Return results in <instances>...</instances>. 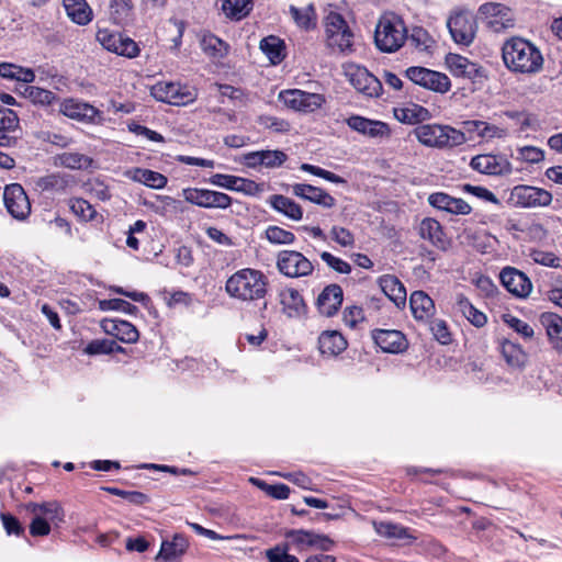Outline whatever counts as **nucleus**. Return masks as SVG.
Listing matches in <instances>:
<instances>
[{
    "label": "nucleus",
    "instance_id": "50",
    "mask_svg": "<svg viewBox=\"0 0 562 562\" xmlns=\"http://www.w3.org/2000/svg\"><path fill=\"white\" fill-rule=\"evenodd\" d=\"M353 34L349 26L335 35H329L327 40L328 46L337 48L341 53L351 50Z\"/></svg>",
    "mask_w": 562,
    "mask_h": 562
},
{
    "label": "nucleus",
    "instance_id": "57",
    "mask_svg": "<svg viewBox=\"0 0 562 562\" xmlns=\"http://www.w3.org/2000/svg\"><path fill=\"white\" fill-rule=\"evenodd\" d=\"M70 210L81 220L91 221L97 212L93 206L83 199H74L70 201Z\"/></svg>",
    "mask_w": 562,
    "mask_h": 562
},
{
    "label": "nucleus",
    "instance_id": "36",
    "mask_svg": "<svg viewBox=\"0 0 562 562\" xmlns=\"http://www.w3.org/2000/svg\"><path fill=\"white\" fill-rule=\"evenodd\" d=\"M68 18L78 25H86L92 20V10L86 0H63Z\"/></svg>",
    "mask_w": 562,
    "mask_h": 562
},
{
    "label": "nucleus",
    "instance_id": "60",
    "mask_svg": "<svg viewBox=\"0 0 562 562\" xmlns=\"http://www.w3.org/2000/svg\"><path fill=\"white\" fill-rule=\"evenodd\" d=\"M325 27L328 40L329 35H335L336 33L341 32L342 30L348 27V25L339 13L329 12V14L325 19Z\"/></svg>",
    "mask_w": 562,
    "mask_h": 562
},
{
    "label": "nucleus",
    "instance_id": "27",
    "mask_svg": "<svg viewBox=\"0 0 562 562\" xmlns=\"http://www.w3.org/2000/svg\"><path fill=\"white\" fill-rule=\"evenodd\" d=\"M347 124L353 131L370 137L389 136L390 128L386 123L381 121H372L359 115H352L347 120Z\"/></svg>",
    "mask_w": 562,
    "mask_h": 562
},
{
    "label": "nucleus",
    "instance_id": "43",
    "mask_svg": "<svg viewBox=\"0 0 562 562\" xmlns=\"http://www.w3.org/2000/svg\"><path fill=\"white\" fill-rule=\"evenodd\" d=\"M457 305L463 316L475 327H483L486 324V315L475 308L467 297H460L457 302Z\"/></svg>",
    "mask_w": 562,
    "mask_h": 562
},
{
    "label": "nucleus",
    "instance_id": "61",
    "mask_svg": "<svg viewBox=\"0 0 562 562\" xmlns=\"http://www.w3.org/2000/svg\"><path fill=\"white\" fill-rule=\"evenodd\" d=\"M321 258L328 267L338 273L348 274L351 272V266L347 261L335 257L328 251H323Z\"/></svg>",
    "mask_w": 562,
    "mask_h": 562
},
{
    "label": "nucleus",
    "instance_id": "51",
    "mask_svg": "<svg viewBox=\"0 0 562 562\" xmlns=\"http://www.w3.org/2000/svg\"><path fill=\"white\" fill-rule=\"evenodd\" d=\"M121 350V347L115 340L102 339L92 340L85 348V352L88 355H109Z\"/></svg>",
    "mask_w": 562,
    "mask_h": 562
},
{
    "label": "nucleus",
    "instance_id": "5",
    "mask_svg": "<svg viewBox=\"0 0 562 562\" xmlns=\"http://www.w3.org/2000/svg\"><path fill=\"white\" fill-rule=\"evenodd\" d=\"M477 18L492 32L501 33L515 26L513 10L498 2H485L479 7Z\"/></svg>",
    "mask_w": 562,
    "mask_h": 562
},
{
    "label": "nucleus",
    "instance_id": "33",
    "mask_svg": "<svg viewBox=\"0 0 562 562\" xmlns=\"http://www.w3.org/2000/svg\"><path fill=\"white\" fill-rule=\"evenodd\" d=\"M36 186L43 191L65 193L69 188L75 186V178L66 173H52L38 178Z\"/></svg>",
    "mask_w": 562,
    "mask_h": 562
},
{
    "label": "nucleus",
    "instance_id": "35",
    "mask_svg": "<svg viewBox=\"0 0 562 562\" xmlns=\"http://www.w3.org/2000/svg\"><path fill=\"white\" fill-rule=\"evenodd\" d=\"M126 176L153 189H162L167 184V178L164 175L149 169L132 168L126 171Z\"/></svg>",
    "mask_w": 562,
    "mask_h": 562
},
{
    "label": "nucleus",
    "instance_id": "13",
    "mask_svg": "<svg viewBox=\"0 0 562 562\" xmlns=\"http://www.w3.org/2000/svg\"><path fill=\"white\" fill-rule=\"evenodd\" d=\"M503 286L516 297L525 299L532 291L530 279L522 271L514 267H505L499 272Z\"/></svg>",
    "mask_w": 562,
    "mask_h": 562
},
{
    "label": "nucleus",
    "instance_id": "46",
    "mask_svg": "<svg viewBox=\"0 0 562 562\" xmlns=\"http://www.w3.org/2000/svg\"><path fill=\"white\" fill-rule=\"evenodd\" d=\"M260 49L272 64H278L283 59V42L277 36L271 35L261 40Z\"/></svg>",
    "mask_w": 562,
    "mask_h": 562
},
{
    "label": "nucleus",
    "instance_id": "26",
    "mask_svg": "<svg viewBox=\"0 0 562 562\" xmlns=\"http://www.w3.org/2000/svg\"><path fill=\"white\" fill-rule=\"evenodd\" d=\"M279 301L283 313L290 318H296L305 313L306 305L301 293L293 288H285L279 292Z\"/></svg>",
    "mask_w": 562,
    "mask_h": 562
},
{
    "label": "nucleus",
    "instance_id": "25",
    "mask_svg": "<svg viewBox=\"0 0 562 562\" xmlns=\"http://www.w3.org/2000/svg\"><path fill=\"white\" fill-rule=\"evenodd\" d=\"M373 339L384 352L398 353L406 348V339L398 330L375 329Z\"/></svg>",
    "mask_w": 562,
    "mask_h": 562
},
{
    "label": "nucleus",
    "instance_id": "10",
    "mask_svg": "<svg viewBox=\"0 0 562 562\" xmlns=\"http://www.w3.org/2000/svg\"><path fill=\"white\" fill-rule=\"evenodd\" d=\"M447 27L457 44L468 46L475 37V21L468 11H459L450 15L447 21Z\"/></svg>",
    "mask_w": 562,
    "mask_h": 562
},
{
    "label": "nucleus",
    "instance_id": "32",
    "mask_svg": "<svg viewBox=\"0 0 562 562\" xmlns=\"http://www.w3.org/2000/svg\"><path fill=\"white\" fill-rule=\"evenodd\" d=\"M347 348V341L344 336L336 331H324L318 337V349L322 355L335 357Z\"/></svg>",
    "mask_w": 562,
    "mask_h": 562
},
{
    "label": "nucleus",
    "instance_id": "24",
    "mask_svg": "<svg viewBox=\"0 0 562 562\" xmlns=\"http://www.w3.org/2000/svg\"><path fill=\"white\" fill-rule=\"evenodd\" d=\"M188 540L182 535H175L171 541L164 540L160 550L155 557L157 562H180L188 549Z\"/></svg>",
    "mask_w": 562,
    "mask_h": 562
},
{
    "label": "nucleus",
    "instance_id": "23",
    "mask_svg": "<svg viewBox=\"0 0 562 562\" xmlns=\"http://www.w3.org/2000/svg\"><path fill=\"white\" fill-rule=\"evenodd\" d=\"M292 193L303 200H307L319 206L330 209L335 206L336 200L325 190L307 183H295L292 186Z\"/></svg>",
    "mask_w": 562,
    "mask_h": 562
},
{
    "label": "nucleus",
    "instance_id": "30",
    "mask_svg": "<svg viewBox=\"0 0 562 562\" xmlns=\"http://www.w3.org/2000/svg\"><path fill=\"white\" fill-rule=\"evenodd\" d=\"M103 327L108 334L126 344L136 342L139 336L136 327L123 319L106 321Z\"/></svg>",
    "mask_w": 562,
    "mask_h": 562
},
{
    "label": "nucleus",
    "instance_id": "42",
    "mask_svg": "<svg viewBox=\"0 0 562 562\" xmlns=\"http://www.w3.org/2000/svg\"><path fill=\"white\" fill-rule=\"evenodd\" d=\"M58 164L68 169L81 170L91 167L93 160L91 157L80 153H63L57 157Z\"/></svg>",
    "mask_w": 562,
    "mask_h": 562
},
{
    "label": "nucleus",
    "instance_id": "63",
    "mask_svg": "<svg viewBox=\"0 0 562 562\" xmlns=\"http://www.w3.org/2000/svg\"><path fill=\"white\" fill-rule=\"evenodd\" d=\"M429 326L434 337L440 344L447 345L451 341V335L445 321L434 319L430 322Z\"/></svg>",
    "mask_w": 562,
    "mask_h": 562
},
{
    "label": "nucleus",
    "instance_id": "37",
    "mask_svg": "<svg viewBox=\"0 0 562 562\" xmlns=\"http://www.w3.org/2000/svg\"><path fill=\"white\" fill-rule=\"evenodd\" d=\"M541 323L553 347L562 352V317L555 313H544L541 315Z\"/></svg>",
    "mask_w": 562,
    "mask_h": 562
},
{
    "label": "nucleus",
    "instance_id": "28",
    "mask_svg": "<svg viewBox=\"0 0 562 562\" xmlns=\"http://www.w3.org/2000/svg\"><path fill=\"white\" fill-rule=\"evenodd\" d=\"M419 236L428 240L432 246L438 249L445 250L448 246V240L441 224L431 217L424 218L418 228Z\"/></svg>",
    "mask_w": 562,
    "mask_h": 562
},
{
    "label": "nucleus",
    "instance_id": "52",
    "mask_svg": "<svg viewBox=\"0 0 562 562\" xmlns=\"http://www.w3.org/2000/svg\"><path fill=\"white\" fill-rule=\"evenodd\" d=\"M503 321L512 329H514L517 334H519L522 338L531 339L533 337L535 331H533L532 327L525 321H522L512 314H504Z\"/></svg>",
    "mask_w": 562,
    "mask_h": 562
},
{
    "label": "nucleus",
    "instance_id": "59",
    "mask_svg": "<svg viewBox=\"0 0 562 562\" xmlns=\"http://www.w3.org/2000/svg\"><path fill=\"white\" fill-rule=\"evenodd\" d=\"M268 562H300L295 555L288 553V546H276L266 551Z\"/></svg>",
    "mask_w": 562,
    "mask_h": 562
},
{
    "label": "nucleus",
    "instance_id": "62",
    "mask_svg": "<svg viewBox=\"0 0 562 562\" xmlns=\"http://www.w3.org/2000/svg\"><path fill=\"white\" fill-rule=\"evenodd\" d=\"M530 258L533 260V262L544 267L558 268L560 267L561 262V259L557 257L553 252L542 250L531 251Z\"/></svg>",
    "mask_w": 562,
    "mask_h": 562
},
{
    "label": "nucleus",
    "instance_id": "14",
    "mask_svg": "<svg viewBox=\"0 0 562 562\" xmlns=\"http://www.w3.org/2000/svg\"><path fill=\"white\" fill-rule=\"evenodd\" d=\"M350 83L356 90L370 98H376L382 92L381 81L366 68L359 66L349 67L346 71Z\"/></svg>",
    "mask_w": 562,
    "mask_h": 562
},
{
    "label": "nucleus",
    "instance_id": "55",
    "mask_svg": "<svg viewBox=\"0 0 562 562\" xmlns=\"http://www.w3.org/2000/svg\"><path fill=\"white\" fill-rule=\"evenodd\" d=\"M100 308L102 311H119L125 314H135L138 311L137 306L122 299L100 301Z\"/></svg>",
    "mask_w": 562,
    "mask_h": 562
},
{
    "label": "nucleus",
    "instance_id": "44",
    "mask_svg": "<svg viewBox=\"0 0 562 562\" xmlns=\"http://www.w3.org/2000/svg\"><path fill=\"white\" fill-rule=\"evenodd\" d=\"M222 10L227 18L233 20H240L246 16L251 10L250 0H224Z\"/></svg>",
    "mask_w": 562,
    "mask_h": 562
},
{
    "label": "nucleus",
    "instance_id": "21",
    "mask_svg": "<svg viewBox=\"0 0 562 562\" xmlns=\"http://www.w3.org/2000/svg\"><path fill=\"white\" fill-rule=\"evenodd\" d=\"M428 203L439 211H445L456 215H468L472 207L468 202L460 198H453L445 192H435L428 196Z\"/></svg>",
    "mask_w": 562,
    "mask_h": 562
},
{
    "label": "nucleus",
    "instance_id": "7",
    "mask_svg": "<svg viewBox=\"0 0 562 562\" xmlns=\"http://www.w3.org/2000/svg\"><path fill=\"white\" fill-rule=\"evenodd\" d=\"M405 76L415 85L437 93L443 94L451 88V81L446 74L425 67H408L405 70Z\"/></svg>",
    "mask_w": 562,
    "mask_h": 562
},
{
    "label": "nucleus",
    "instance_id": "22",
    "mask_svg": "<svg viewBox=\"0 0 562 562\" xmlns=\"http://www.w3.org/2000/svg\"><path fill=\"white\" fill-rule=\"evenodd\" d=\"M19 116L10 109H0V146H14L20 138Z\"/></svg>",
    "mask_w": 562,
    "mask_h": 562
},
{
    "label": "nucleus",
    "instance_id": "2",
    "mask_svg": "<svg viewBox=\"0 0 562 562\" xmlns=\"http://www.w3.org/2000/svg\"><path fill=\"white\" fill-rule=\"evenodd\" d=\"M267 286L268 279L260 270L244 268L227 279L225 290L231 297L250 302L265 297Z\"/></svg>",
    "mask_w": 562,
    "mask_h": 562
},
{
    "label": "nucleus",
    "instance_id": "12",
    "mask_svg": "<svg viewBox=\"0 0 562 562\" xmlns=\"http://www.w3.org/2000/svg\"><path fill=\"white\" fill-rule=\"evenodd\" d=\"M3 201L7 211L19 221H24L31 213L30 200L19 183H11L4 188Z\"/></svg>",
    "mask_w": 562,
    "mask_h": 562
},
{
    "label": "nucleus",
    "instance_id": "56",
    "mask_svg": "<svg viewBox=\"0 0 562 562\" xmlns=\"http://www.w3.org/2000/svg\"><path fill=\"white\" fill-rule=\"evenodd\" d=\"M104 491H106L110 494L120 496L124 499H126L128 503L135 504V505H143L148 502V496L144 493L137 492V491H124L120 490L117 487H103Z\"/></svg>",
    "mask_w": 562,
    "mask_h": 562
},
{
    "label": "nucleus",
    "instance_id": "17",
    "mask_svg": "<svg viewBox=\"0 0 562 562\" xmlns=\"http://www.w3.org/2000/svg\"><path fill=\"white\" fill-rule=\"evenodd\" d=\"M446 65L456 77L467 78L473 82H481L485 78L483 68L464 56L448 54Z\"/></svg>",
    "mask_w": 562,
    "mask_h": 562
},
{
    "label": "nucleus",
    "instance_id": "29",
    "mask_svg": "<svg viewBox=\"0 0 562 562\" xmlns=\"http://www.w3.org/2000/svg\"><path fill=\"white\" fill-rule=\"evenodd\" d=\"M409 306L417 321H428L435 313L434 301L424 291H414L411 294Z\"/></svg>",
    "mask_w": 562,
    "mask_h": 562
},
{
    "label": "nucleus",
    "instance_id": "9",
    "mask_svg": "<svg viewBox=\"0 0 562 562\" xmlns=\"http://www.w3.org/2000/svg\"><path fill=\"white\" fill-rule=\"evenodd\" d=\"M277 268L288 278H301L312 274L313 263L300 251L281 250L277 256Z\"/></svg>",
    "mask_w": 562,
    "mask_h": 562
},
{
    "label": "nucleus",
    "instance_id": "64",
    "mask_svg": "<svg viewBox=\"0 0 562 562\" xmlns=\"http://www.w3.org/2000/svg\"><path fill=\"white\" fill-rule=\"evenodd\" d=\"M408 38L422 50L428 49L434 43L431 36L423 27H414Z\"/></svg>",
    "mask_w": 562,
    "mask_h": 562
},
{
    "label": "nucleus",
    "instance_id": "53",
    "mask_svg": "<svg viewBox=\"0 0 562 562\" xmlns=\"http://www.w3.org/2000/svg\"><path fill=\"white\" fill-rule=\"evenodd\" d=\"M251 482L263 490L269 496L276 499H286L290 495V487L285 484H268L258 479H251Z\"/></svg>",
    "mask_w": 562,
    "mask_h": 562
},
{
    "label": "nucleus",
    "instance_id": "38",
    "mask_svg": "<svg viewBox=\"0 0 562 562\" xmlns=\"http://www.w3.org/2000/svg\"><path fill=\"white\" fill-rule=\"evenodd\" d=\"M501 352L506 363L513 368H522L527 361V355L519 344L509 339H503L499 344Z\"/></svg>",
    "mask_w": 562,
    "mask_h": 562
},
{
    "label": "nucleus",
    "instance_id": "4",
    "mask_svg": "<svg viewBox=\"0 0 562 562\" xmlns=\"http://www.w3.org/2000/svg\"><path fill=\"white\" fill-rule=\"evenodd\" d=\"M414 134L423 145L440 149L457 147L468 140L461 130L441 124H422L414 130Z\"/></svg>",
    "mask_w": 562,
    "mask_h": 562
},
{
    "label": "nucleus",
    "instance_id": "58",
    "mask_svg": "<svg viewBox=\"0 0 562 562\" xmlns=\"http://www.w3.org/2000/svg\"><path fill=\"white\" fill-rule=\"evenodd\" d=\"M285 538L297 547L299 550L311 548L312 531L304 529H291L285 532Z\"/></svg>",
    "mask_w": 562,
    "mask_h": 562
},
{
    "label": "nucleus",
    "instance_id": "49",
    "mask_svg": "<svg viewBox=\"0 0 562 562\" xmlns=\"http://www.w3.org/2000/svg\"><path fill=\"white\" fill-rule=\"evenodd\" d=\"M266 237L271 244L274 245H291L295 240V236L292 232L276 225H270L267 227Z\"/></svg>",
    "mask_w": 562,
    "mask_h": 562
},
{
    "label": "nucleus",
    "instance_id": "11",
    "mask_svg": "<svg viewBox=\"0 0 562 562\" xmlns=\"http://www.w3.org/2000/svg\"><path fill=\"white\" fill-rule=\"evenodd\" d=\"M183 199L194 205L205 209H227L232 198L223 192L207 189L187 188L182 190Z\"/></svg>",
    "mask_w": 562,
    "mask_h": 562
},
{
    "label": "nucleus",
    "instance_id": "54",
    "mask_svg": "<svg viewBox=\"0 0 562 562\" xmlns=\"http://www.w3.org/2000/svg\"><path fill=\"white\" fill-rule=\"evenodd\" d=\"M40 516L58 525L64 520V510L57 502H45L41 504Z\"/></svg>",
    "mask_w": 562,
    "mask_h": 562
},
{
    "label": "nucleus",
    "instance_id": "18",
    "mask_svg": "<svg viewBox=\"0 0 562 562\" xmlns=\"http://www.w3.org/2000/svg\"><path fill=\"white\" fill-rule=\"evenodd\" d=\"M59 112L65 116L85 123H95L101 119V112L93 105L77 99H65L59 105Z\"/></svg>",
    "mask_w": 562,
    "mask_h": 562
},
{
    "label": "nucleus",
    "instance_id": "31",
    "mask_svg": "<svg viewBox=\"0 0 562 562\" xmlns=\"http://www.w3.org/2000/svg\"><path fill=\"white\" fill-rule=\"evenodd\" d=\"M379 284L383 293L397 306L406 303V290L403 283L392 274H384L379 278Z\"/></svg>",
    "mask_w": 562,
    "mask_h": 562
},
{
    "label": "nucleus",
    "instance_id": "19",
    "mask_svg": "<svg viewBox=\"0 0 562 562\" xmlns=\"http://www.w3.org/2000/svg\"><path fill=\"white\" fill-rule=\"evenodd\" d=\"M210 182L214 186L243 192L248 195H257L262 190L260 186L252 180L231 175L215 173L210 178Z\"/></svg>",
    "mask_w": 562,
    "mask_h": 562
},
{
    "label": "nucleus",
    "instance_id": "15",
    "mask_svg": "<svg viewBox=\"0 0 562 562\" xmlns=\"http://www.w3.org/2000/svg\"><path fill=\"white\" fill-rule=\"evenodd\" d=\"M97 37L105 49L117 55L134 58L139 53L137 44L132 38L120 33L113 34L106 31H99Z\"/></svg>",
    "mask_w": 562,
    "mask_h": 562
},
{
    "label": "nucleus",
    "instance_id": "39",
    "mask_svg": "<svg viewBox=\"0 0 562 562\" xmlns=\"http://www.w3.org/2000/svg\"><path fill=\"white\" fill-rule=\"evenodd\" d=\"M270 205L293 221H300L303 217L302 207L295 201L282 194L272 195L270 198Z\"/></svg>",
    "mask_w": 562,
    "mask_h": 562
},
{
    "label": "nucleus",
    "instance_id": "6",
    "mask_svg": "<svg viewBox=\"0 0 562 562\" xmlns=\"http://www.w3.org/2000/svg\"><path fill=\"white\" fill-rule=\"evenodd\" d=\"M151 95L158 101L183 106L196 100L198 90L180 82L161 81L151 87Z\"/></svg>",
    "mask_w": 562,
    "mask_h": 562
},
{
    "label": "nucleus",
    "instance_id": "45",
    "mask_svg": "<svg viewBox=\"0 0 562 562\" xmlns=\"http://www.w3.org/2000/svg\"><path fill=\"white\" fill-rule=\"evenodd\" d=\"M374 527L380 536L389 539H415V537L409 535V529L401 525L382 521L374 524Z\"/></svg>",
    "mask_w": 562,
    "mask_h": 562
},
{
    "label": "nucleus",
    "instance_id": "8",
    "mask_svg": "<svg viewBox=\"0 0 562 562\" xmlns=\"http://www.w3.org/2000/svg\"><path fill=\"white\" fill-rule=\"evenodd\" d=\"M552 202V194L541 188L519 184L512 189L508 203L515 207L532 209L548 206Z\"/></svg>",
    "mask_w": 562,
    "mask_h": 562
},
{
    "label": "nucleus",
    "instance_id": "3",
    "mask_svg": "<svg viewBox=\"0 0 562 562\" xmlns=\"http://www.w3.org/2000/svg\"><path fill=\"white\" fill-rule=\"evenodd\" d=\"M407 40V30L403 20L394 13L383 14L375 26L374 43L383 53L398 50Z\"/></svg>",
    "mask_w": 562,
    "mask_h": 562
},
{
    "label": "nucleus",
    "instance_id": "41",
    "mask_svg": "<svg viewBox=\"0 0 562 562\" xmlns=\"http://www.w3.org/2000/svg\"><path fill=\"white\" fill-rule=\"evenodd\" d=\"M289 12L300 29L308 31L316 26V12L313 4H308L304 9L290 5Z\"/></svg>",
    "mask_w": 562,
    "mask_h": 562
},
{
    "label": "nucleus",
    "instance_id": "40",
    "mask_svg": "<svg viewBox=\"0 0 562 562\" xmlns=\"http://www.w3.org/2000/svg\"><path fill=\"white\" fill-rule=\"evenodd\" d=\"M395 116L403 123L416 124L428 120L430 112L422 105L411 103L405 108L396 109Z\"/></svg>",
    "mask_w": 562,
    "mask_h": 562
},
{
    "label": "nucleus",
    "instance_id": "16",
    "mask_svg": "<svg viewBox=\"0 0 562 562\" xmlns=\"http://www.w3.org/2000/svg\"><path fill=\"white\" fill-rule=\"evenodd\" d=\"M470 166L475 171L491 176L509 175L513 170L512 164L502 155H477L471 159Z\"/></svg>",
    "mask_w": 562,
    "mask_h": 562
},
{
    "label": "nucleus",
    "instance_id": "48",
    "mask_svg": "<svg viewBox=\"0 0 562 562\" xmlns=\"http://www.w3.org/2000/svg\"><path fill=\"white\" fill-rule=\"evenodd\" d=\"M201 44L203 50L214 57H223L228 50V45L213 34L203 36Z\"/></svg>",
    "mask_w": 562,
    "mask_h": 562
},
{
    "label": "nucleus",
    "instance_id": "1",
    "mask_svg": "<svg viewBox=\"0 0 562 562\" xmlns=\"http://www.w3.org/2000/svg\"><path fill=\"white\" fill-rule=\"evenodd\" d=\"M505 66L514 72L537 74L542 69L543 57L539 48L521 37H512L502 48Z\"/></svg>",
    "mask_w": 562,
    "mask_h": 562
},
{
    "label": "nucleus",
    "instance_id": "47",
    "mask_svg": "<svg viewBox=\"0 0 562 562\" xmlns=\"http://www.w3.org/2000/svg\"><path fill=\"white\" fill-rule=\"evenodd\" d=\"M23 95L40 105H50L56 100L54 92L35 86L24 87Z\"/></svg>",
    "mask_w": 562,
    "mask_h": 562
},
{
    "label": "nucleus",
    "instance_id": "34",
    "mask_svg": "<svg viewBox=\"0 0 562 562\" xmlns=\"http://www.w3.org/2000/svg\"><path fill=\"white\" fill-rule=\"evenodd\" d=\"M109 16L116 25H128L133 21L134 16V5L132 0H111L109 5Z\"/></svg>",
    "mask_w": 562,
    "mask_h": 562
},
{
    "label": "nucleus",
    "instance_id": "20",
    "mask_svg": "<svg viewBox=\"0 0 562 562\" xmlns=\"http://www.w3.org/2000/svg\"><path fill=\"white\" fill-rule=\"evenodd\" d=\"M344 292L340 285L329 284L318 294L316 306L318 312L326 316H334L341 306Z\"/></svg>",
    "mask_w": 562,
    "mask_h": 562
}]
</instances>
